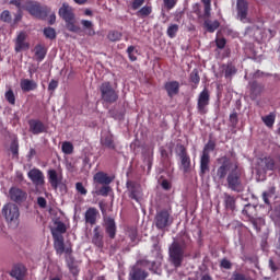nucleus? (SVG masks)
<instances>
[{
    "label": "nucleus",
    "instance_id": "f257e3e1",
    "mask_svg": "<svg viewBox=\"0 0 280 280\" xmlns=\"http://www.w3.org/2000/svg\"><path fill=\"white\" fill-rule=\"evenodd\" d=\"M221 166L217 171V176L219 178H226L228 187L232 191L241 194L244 191V184L242 183V170L236 161H231L229 158L223 156L219 160ZM228 174V177H226Z\"/></svg>",
    "mask_w": 280,
    "mask_h": 280
},
{
    "label": "nucleus",
    "instance_id": "f03ea898",
    "mask_svg": "<svg viewBox=\"0 0 280 280\" xmlns=\"http://www.w3.org/2000/svg\"><path fill=\"white\" fill-rule=\"evenodd\" d=\"M140 266H145L152 272H159V262L150 261V260H142L137 262L136 266L132 267L129 273V280H145L148 279V272L141 269Z\"/></svg>",
    "mask_w": 280,
    "mask_h": 280
},
{
    "label": "nucleus",
    "instance_id": "7ed1b4c3",
    "mask_svg": "<svg viewBox=\"0 0 280 280\" xmlns=\"http://www.w3.org/2000/svg\"><path fill=\"white\" fill-rule=\"evenodd\" d=\"M10 5H15L19 12L26 10L32 14V16H36V19H43V9L38 2L30 0H11Z\"/></svg>",
    "mask_w": 280,
    "mask_h": 280
},
{
    "label": "nucleus",
    "instance_id": "20e7f679",
    "mask_svg": "<svg viewBox=\"0 0 280 280\" xmlns=\"http://www.w3.org/2000/svg\"><path fill=\"white\" fill-rule=\"evenodd\" d=\"M27 177L35 185V194L45 191V174L38 168H32L27 173Z\"/></svg>",
    "mask_w": 280,
    "mask_h": 280
},
{
    "label": "nucleus",
    "instance_id": "39448f33",
    "mask_svg": "<svg viewBox=\"0 0 280 280\" xmlns=\"http://www.w3.org/2000/svg\"><path fill=\"white\" fill-rule=\"evenodd\" d=\"M184 248L185 246L178 243V241H174L170 246V257L175 268L180 267V264H183V257L185 255Z\"/></svg>",
    "mask_w": 280,
    "mask_h": 280
},
{
    "label": "nucleus",
    "instance_id": "423d86ee",
    "mask_svg": "<svg viewBox=\"0 0 280 280\" xmlns=\"http://www.w3.org/2000/svg\"><path fill=\"white\" fill-rule=\"evenodd\" d=\"M2 214L9 224H13V226H16L19 224V218L21 215V212L19 211V206L14 203H7L2 208Z\"/></svg>",
    "mask_w": 280,
    "mask_h": 280
},
{
    "label": "nucleus",
    "instance_id": "0eeeda50",
    "mask_svg": "<svg viewBox=\"0 0 280 280\" xmlns=\"http://www.w3.org/2000/svg\"><path fill=\"white\" fill-rule=\"evenodd\" d=\"M100 91L101 97L106 104H115V102L119 100V94L117 91H115V89H113V85L109 82H104L100 86Z\"/></svg>",
    "mask_w": 280,
    "mask_h": 280
},
{
    "label": "nucleus",
    "instance_id": "6e6552de",
    "mask_svg": "<svg viewBox=\"0 0 280 280\" xmlns=\"http://www.w3.org/2000/svg\"><path fill=\"white\" fill-rule=\"evenodd\" d=\"M126 185L129 198L141 205V201L143 200V187H141V184L128 180Z\"/></svg>",
    "mask_w": 280,
    "mask_h": 280
},
{
    "label": "nucleus",
    "instance_id": "1a4fd4ad",
    "mask_svg": "<svg viewBox=\"0 0 280 280\" xmlns=\"http://www.w3.org/2000/svg\"><path fill=\"white\" fill-rule=\"evenodd\" d=\"M174 222V219L172 218V214L167 210H161L156 212L155 214V226L160 231H163V229H167V226H172V223Z\"/></svg>",
    "mask_w": 280,
    "mask_h": 280
},
{
    "label": "nucleus",
    "instance_id": "9d476101",
    "mask_svg": "<svg viewBox=\"0 0 280 280\" xmlns=\"http://www.w3.org/2000/svg\"><path fill=\"white\" fill-rule=\"evenodd\" d=\"M255 170L257 174H266L268 171L275 170V160L270 156L259 158L256 161Z\"/></svg>",
    "mask_w": 280,
    "mask_h": 280
},
{
    "label": "nucleus",
    "instance_id": "9b49d317",
    "mask_svg": "<svg viewBox=\"0 0 280 280\" xmlns=\"http://www.w3.org/2000/svg\"><path fill=\"white\" fill-rule=\"evenodd\" d=\"M211 100V95L209 94V90L203 89L202 92H200L198 100H197V110L199 115H207L209 106V102Z\"/></svg>",
    "mask_w": 280,
    "mask_h": 280
},
{
    "label": "nucleus",
    "instance_id": "f8f14e48",
    "mask_svg": "<svg viewBox=\"0 0 280 280\" xmlns=\"http://www.w3.org/2000/svg\"><path fill=\"white\" fill-rule=\"evenodd\" d=\"M9 198L12 202L21 205V202H25L27 200V192L19 187H11L9 190Z\"/></svg>",
    "mask_w": 280,
    "mask_h": 280
},
{
    "label": "nucleus",
    "instance_id": "ddd939ff",
    "mask_svg": "<svg viewBox=\"0 0 280 280\" xmlns=\"http://www.w3.org/2000/svg\"><path fill=\"white\" fill-rule=\"evenodd\" d=\"M16 54L20 51H27L30 49V43L27 42V33L20 32L15 38V47Z\"/></svg>",
    "mask_w": 280,
    "mask_h": 280
},
{
    "label": "nucleus",
    "instance_id": "4468645a",
    "mask_svg": "<svg viewBox=\"0 0 280 280\" xmlns=\"http://www.w3.org/2000/svg\"><path fill=\"white\" fill-rule=\"evenodd\" d=\"M48 183L52 189H58V186L62 185V172L56 170H48L47 172Z\"/></svg>",
    "mask_w": 280,
    "mask_h": 280
},
{
    "label": "nucleus",
    "instance_id": "2eb2a0df",
    "mask_svg": "<svg viewBox=\"0 0 280 280\" xmlns=\"http://www.w3.org/2000/svg\"><path fill=\"white\" fill-rule=\"evenodd\" d=\"M54 238V248L57 255H71V247H65V237L63 236H52Z\"/></svg>",
    "mask_w": 280,
    "mask_h": 280
},
{
    "label": "nucleus",
    "instance_id": "dca6fc26",
    "mask_svg": "<svg viewBox=\"0 0 280 280\" xmlns=\"http://www.w3.org/2000/svg\"><path fill=\"white\" fill-rule=\"evenodd\" d=\"M237 16L242 23H248V2L246 0H237Z\"/></svg>",
    "mask_w": 280,
    "mask_h": 280
},
{
    "label": "nucleus",
    "instance_id": "f3484780",
    "mask_svg": "<svg viewBox=\"0 0 280 280\" xmlns=\"http://www.w3.org/2000/svg\"><path fill=\"white\" fill-rule=\"evenodd\" d=\"M178 156L180 159L182 168L187 174V172H189L191 167V159L189 158V155H187V150L185 149V147H180Z\"/></svg>",
    "mask_w": 280,
    "mask_h": 280
},
{
    "label": "nucleus",
    "instance_id": "a211bd4d",
    "mask_svg": "<svg viewBox=\"0 0 280 280\" xmlns=\"http://www.w3.org/2000/svg\"><path fill=\"white\" fill-rule=\"evenodd\" d=\"M59 16H61V19H63V21L66 22L75 20L73 9L67 3H63L62 7L59 9Z\"/></svg>",
    "mask_w": 280,
    "mask_h": 280
},
{
    "label": "nucleus",
    "instance_id": "6ab92c4d",
    "mask_svg": "<svg viewBox=\"0 0 280 280\" xmlns=\"http://www.w3.org/2000/svg\"><path fill=\"white\" fill-rule=\"evenodd\" d=\"M30 131L33 135H42V132H45L47 128L45 127V124L40 120L32 119L28 121Z\"/></svg>",
    "mask_w": 280,
    "mask_h": 280
},
{
    "label": "nucleus",
    "instance_id": "aec40b11",
    "mask_svg": "<svg viewBox=\"0 0 280 280\" xmlns=\"http://www.w3.org/2000/svg\"><path fill=\"white\" fill-rule=\"evenodd\" d=\"M101 143L109 150H115V141L113 140V135L108 131H102Z\"/></svg>",
    "mask_w": 280,
    "mask_h": 280
},
{
    "label": "nucleus",
    "instance_id": "412c9836",
    "mask_svg": "<svg viewBox=\"0 0 280 280\" xmlns=\"http://www.w3.org/2000/svg\"><path fill=\"white\" fill-rule=\"evenodd\" d=\"M164 89L167 92L168 97H174V95H178L180 83H178V81H168L165 83Z\"/></svg>",
    "mask_w": 280,
    "mask_h": 280
},
{
    "label": "nucleus",
    "instance_id": "4be33fe9",
    "mask_svg": "<svg viewBox=\"0 0 280 280\" xmlns=\"http://www.w3.org/2000/svg\"><path fill=\"white\" fill-rule=\"evenodd\" d=\"M20 88L24 93H30V91H36V89H38V84L34 80L22 79Z\"/></svg>",
    "mask_w": 280,
    "mask_h": 280
},
{
    "label": "nucleus",
    "instance_id": "5701e85b",
    "mask_svg": "<svg viewBox=\"0 0 280 280\" xmlns=\"http://www.w3.org/2000/svg\"><path fill=\"white\" fill-rule=\"evenodd\" d=\"M25 272H27V270L25 269V266L18 265L12 268L10 275L11 277H13V279L23 280L25 279Z\"/></svg>",
    "mask_w": 280,
    "mask_h": 280
},
{
    "label": "nucleus",
    "instance_id": "b1692460",
    "mask_svg": "<svg viewBox=\"0 0 280 280\" xmlns=\"http://www.w3.org/2000/svg\"><path fill=\"white\" fill-rule=\"evenodd\" d=\"M211 156L208 153H202L200 158V175L205 176L206 172H209V163Z\"/></svg>",
    "mask_w": 280,
    "mask_h": 280
},
{
    "label": "nucleus",
    "instance_id": "393cba45",
    "mask_svg": "<svg viewBox=\"0 0 280 280\" xmlns=\"http://www.w3.org/2000/svg\"><path fill=\"white\" fill-rule=\"evenodd\" d=\"M94 182L98 183V185H110L113 183V178L104 172H98L94 175Z\"/></svg>",
    "mask_w": 280,
    "mask_h": 280
},
{
    "label": "nucleus",
    "instance_id": "a878e982",
    "mask_svg": "<svg viewBox=\"0 0 280 280\" xmlns=\"http://www.w3.org/2000/svg\"><path fill=\"white\" fill-rule=\"evenodd\" d=\"M56 228L51 229L52 237H62V233H67V225L62 221H55Z\"/></svg>",
    "mask_w": 280,
    "mask_h": 280
},
{
    "label": "nucleus",
    "instance_id": "bb28decb",
    "mask_svg": "<svg viewBox=\"0 0 280 280\" xmlns=\"http://www.w3.org/2000/svg\"><path fill=\"white\" fill-rule=\"evenodd\" d=\"M98 211L95 208H89L85 211V222L86 224H95V222H97V215H98Z\"/></svg>",
    "mask_w": 280,
    "mask_h": 280
},
{
    "label": "nucleus",
    "instance_id": "cd10ccee",
    "mask_svg": "<svg viewBox=\"0 0 280 280\" xmlns=\"http://www.w3.org/2000/svg\"><path fill=\"white\" fill-rule=\"evenodd\" d=\"M34 51L35 60H37V62H43V60H45V57L47 56V49H45V46L36 45Z\"/></svg>",
    "mask_w": 280,
    "mask_h": 280
},
{
    "label": "nucleus",
    "instance_id": "c85d7f7f",
    "mask_svg": "<svg viewBox=\"0 0 280 280\" xmlns=\"http://www.w3.org/2000/svg\"><path fill=\"white\" fill-rule=\"evenodd\" d=\"M105 224H106V233L109 235L112 240L115 238V235L117 233V226L115 225V220L107 219Z\"/></svg>",
    "mask_w": 280,
    "mask_h": 280
},
{
    "label": "nucleus",
    "instance_id": "c756f323",
    "mask_svg": "<svg viewBox=\"0 0 280 280\" xmlns=\"http://www.w3.org/2000/svg\"><path fill=\"white\" fill-rule=\"evenodd\" d=\"M205 27L208 32L213 33L215 30H218L220 27V22L206 20Z\"/></svg>",
    "mask_w": 280,
    "mask_h": 280
},
{
    "label": "nucleus",
    "instance_id": "7c9ffc66",
    "mask_svg": "<svg viewBox=\"0 0 280 280\" xmlns=\"http://www.w3.org/2000/svg\"><path fill=\"white\" fill-rule=\"evenodd\" d=\"M224 203L226 209H230L231 211L235 210V197L225 194Z\"/></svg>",
    "mask_w": 280,
    "mask_h": 280
},
{
    "label": "nucleus",
    "instance_id": "2f4dec72",
    "mask_svg": "<svg viewBox=\"0 0 280 280\" xmlns=\"http://www.w3.org/2000/svg\"><path fill=\"white\" fill-rule=\"evenodd\" d=\"M81 25H83L84 30H88L89 36H95V30H93V22L89 20H82Z\"/></svg>",
    "mask_w": 280,
    "mask_h": 280
},
{
    "label": "nucleus",
    "instance_id": "473e14b6",
    "mask_svg": "<svg viewBox=\"0 0 280 280\" xmlns=\"http://www.w3.org/2000/svg\"><path fill=\"white\" fill-rule=\"evenodd\" d=\"M0 20L3 23H8V25H12V13H10L9 10L2 11V13L0 14Z\"/></svg>",
    "mask_w": 280,
    "mask_h": 280
},
{
    "label": "nucleus",
    "instance_id": "72a5a7b5",
    "mask_svg": "<svg viewBox=\"0 0 280 280\" xmlns=\"http://www.w3.org/2000/svg\"><path fill=\"white\" fill-rule=\"evenodd\" d=\"M261 120L264 121L265 126H267V128H272L275 126V114L271 113L267 116H264Z\"/></svg>",
    "mask_w": 280,
    "mask_h": 280
},
{
    "label": "nucleus",
    "instance_id": "f704fd0d",
    "mask_svg": "<svg viewBox=\"0 0 280 280\" xmlns=\"http://www.w3.org/2000/svg\"><path fill=\"white\" fill-rule=\"evenodd\" d=\"M166 34L168 38H176V34H178V25L177 24H171L167 27Z\"/></svg>",
    "mask_w": 280,
    "mask_h": 280
},
{
    "label": "nucleus",
    "instance_id": "c9c22d12",
    "mask_svg": "<svg viewBox=\"0 0 280 280\" xmlns=\"http://www.w3.org/2000/svg\"><path fill=\"white\" fill-rule=\"evenodd\" d=\"M107 38L112 43H117V40H121V33L119 31H110L107 35Z\"/></svg>",
    "mask_w": 280,
    "mask_h": 280
},
{
    "label": "nucleus",
    "instance_id": "e433bc0d",
    "mask_svg": "<svg viewBox=\"0 0 280 280\" xmlns=\"http://www.w3.org/2000/svg\"><path fill=\"white\" fill-rule=\"evenodd\" d=\"M92 242H93V244H95V246H97L98 248H102V246H103L102 235L100 234L97 229L94 230V236L92 238Z\"/></svg>",
    "mask_w": 280,
    "mask_h": 280
},
{
    "label": "nucleus",
    "instance_id": "4c0bfd02",
    "mask_svg": "<svg viewBox=\"0 0 280 280\" xmlns=\"http://www.w3.org/2000/svg\"><path fill=\"white\" fill-rule=\"evenodd\" d=\"M152 14V7L144 5L138 11V16H150Z\"/></svg>",
    "mask_w": 280,
    "mask_h": 280
},
{
    "label": "nucleus",
    "instance_id": "58836bf2",
    "mask_svg": "<svg viewBox=\"0 0 280 280\" xmlns=\"http://www.w3.org/2000/svg\"><path fill=\"white\" fill-rule=\"evenodd\" d=\"M63 154H73V144L71 142H63L61 145Z\"/></svg>",
    "mask_w": 280,
    "mask_h": 280
},
{
    "label": "nucleus",
    "instance_id": "ea45409f",
    "mask_svg": "<svg viewBox=\"0 0 280 280\" xmlns=\"http://www.w3.org/2000/svg\"><path fill=\"white\" fill-rule=\"evenodd\" d=\"M127 54L131 62H135L137 60V48L135 46H129L127 48Z\"/></svg>",
    "mask_w": 280,
    "mask_h": 280
},
{
    "label": "nucleus",
    "instance_id": "a19ab883",
    "mask_svg": "<svg viewBox=\"0 0 280 280\" xmlns=\"http://www.w3.org/2000/svg\"><path fill=\"white\" fill-rule=\"evenodd\" d=\"M44 35L46 36V38L54 40V38H56V30H54L52 27H46L44 28Z\"/></svg>",
    "mask_w": 280,
    "mask_h": 280
},
{
    "label": "nucleus",
    "instance_id": "79ce46f5",
    "mask_svg": "<svg viewBox=\"0 0 280 280\" xmlns=\"http://www.w3.org/2000/svg\"><path fill=\"white\" fill-rule=\"evenodd\" d=\"M215 150V142L208 141V143L205 145L202 154H209L210 152H213Z\"/></svg>",
    "mask_w": 280,
    "mask_h": 280
},
{
    "label": "nucleus",
    "instance_id": "37998d69",
    "mask_svg": "<svg viewBox=\"0 0 280 280\" xmlns=\"http://www.w3.org/2000/svg\"><path fill=\"white\" fill-rule=\"evenodd\" d=\"M4 97L9 102V104L14 105L16 102V97L14 96V92L12 90L7 91Z\"/></svg>",
    "mask_w": 280,
    "mask_h": 280
},
{
    "label": "nucleus",
    "instance_id": "c03bdc74",
    "mask_svg": "<svg viewBox=\"0 0 280 280\" xmlns=\"http://www.w3.org/2000/svg\"><path fill=\"white\" fill-rule=\"evenodd\" d=\"M237 73V69H235V66L228 65L225 68V78H231L232 75H235Z\"/></svg>",
    "mask_w": 280,
    "mask_h": 280
},
{
    "label": "nucleus",
    "instance_id": "a18cd8bd",
    "mask_svg": "<svg viewBox=\"0 0 280 280\" xmlns=\"http://www.w3.org/2000/svg\"><path fill=\"white\" fill-rule=\"evenodd\" d=\"M166 10H174L176 8V0H163Z\"/></svg>",
    "mask_w": 280,
    "mask_h": 280
},
{
    "label": "nucleus",
    "instance_id": "49530a36",
    "mask_svg": "<svg viewBox=\"0 0 280 280\" xmlns=\"http://www.w3.org/2000/svg\"><path fill=\"white\" fill-rule=\"evenodd\" d=\"M190 80L194 84H199L200 83V75H198V71L197 70H194L191 73H190Z\"/></svg>",
    "mask_w": 280,
    "mask_h": 280
},
{
    "label": "nucleus",
    "instance_id": "de8ad7c7",
    "mask_svg": "<svg viewBox=\"0 0 280 280\" xmlns=\"http://www.w3.org/2000/svg\"><path fill=\"white\" fill-rule=\"evenodd\" d=\"M75 189H77V191L79 192V194H81V196H86V188H84V185L82 184V183H80V182H78L77 184H75Z\"/></svg>",
    "mask_w": 280,
    "mask_h": 280
},
{
    "label": "nucleus",
    "instance_id": "09e8293b",
    "mask_svg": "<svg viewBox=\"0 0 280 280\" xmlns=\"http://www.w3.org/2000/svg\"><path fill=\"white\" fill-rule=\"evenodd\" d=\"M218 49H224L226 47V39L224 37H218L215 39Z\"/></svg>",
    "mask_w": 280,
    "mask_h": 280
},
{
    "label": "nucleus",
    "instance_id": "8fccbe9b",
    "mask_svg": "<svg viewBox=\"0 0 280 280\" xmlns=\"http://www.w3.org/2000/svg\"><path fill=\"white\" fill-rule=\"evenodd\" d=\"M231 280H248V278H246V276L243 275V273H240V272H237V271H234V272L232 273Z\"/></svg>",
    "mask_w": 280,
    "mask_h": 280
},
{
    "label": "nucleus",
    "instance_id": "3c124183",
    "mask_svg": "<svg viewBox=\"0 0 280 280\" xmlns=\"http://www.w3.org/2000/svg\"><path fill=\"white\" fill-rule=\"evenodd\" d=\"M108 191H110V187L109 186H103L102 188H100L96 194L97 196H108Z\"/></svg>",
    "mask_w": 280,
    "mask_h": 280
},
{
    "label": "nucleus",
    "instance_id": "603ef678",
    "mask_svg": "<svg viewBox=\"0 0 280 280\" xmlns=\"http://www.w3.org/2000/svg\"><path fill=\"white\" fill-rule=\"evenodd\" d=\"M75 20L66 22L67 28L69 30V32H78V26H75Z\"/></svg>",
    "mask_w": 280,
    "mask_h": 280
},
{
    "label": "nucleus",
    "instance_id": "864d4df0",
    "mask_svg": "<svg viewBox=\"0 0 280 280\" xmlns=\"http://www.w3.org/2000/svg\"><path fill=\"white\" fill-rule=\"evenodd\" d=\"M203 8H205L203 16L205 19H209V16H211V3L203 4Z\"/></svg>",
    "mask_w": 280,
    "mask_h": 280
},
{
    "label": "nucleus",
    "instance_id": "5fc2aeb1",
    "mask_svg": "<svg viewBox=\"0 0 280 280\" xmlns=\"http://www.w3.org/2000/svg\"><path fill=\"white\" fill-rule=\"evenodd\" d=\"M230 124H231V126H233V128H235V126H237V113H232L230 115Z\"/></svg>",
    "mask_w": 280,
    "mask_h": 280
},
{
    "label": "nucleus",
    "instance_id": "6e6d98bb",
    "mask_svg": "<svg viewBox=\"0 0 280 280\" xmlns=\"http://www.w3.org/2000/svg\"><path fill=\"white\" fill-rule=\"evenodd\" d=\"M233 265L229 261V259L221 260V268H225V270H231Z\"/></svg>",
    "mask_w": 280,
    "mask_h": 280
},
{
    "label": "nucleus",
    "instance_id": "4d7b16f0",
    "mask_svg": "<svg viewBox=\"0 0 280 280\" xmlns=\"http://www.w3.org/2000/svg\"><path fill=\"white\" fill-rule=\"evenodd\" d=\"M143 3H145V0H133L132 10H139Z\"/></svg>",
    "mask_w": 280,
    "mask_h": 280
},
{
    "label": "nucleus",
    "instance_id": "13d9d810",
    "mask_svg": "<svg viewBox=\"0 0 280 280\" xmlns=\"http://www.w3.org/2000/svg\"><path fill=\"white\" fill-rule=\"evenodd\" d=\"M37 205L38 207H40V209H45L47 207V199H45L44 197H38Z\"/></svg>",
    "mask_w": 280,
    "mask_h": 280
},
{
    "label": "nucleus",
    "instance_id": "bf43d9fd",
    "mask_svg": "<svg viewBox=\"0 0 280 280\" xmlns=\"http://www.w3.org/2000/svg\"><path fill=\"white\" fill-rule=\"evenodd\" d=\"M11 152H12V154H14V156H16V154H19V142L13 141L11 143Z\"/></svg>",
    "mask_w": 280,
    "mask_h": 280
},
{
    "label": "nucleus",
    "instance_id": "052dcab7",
    "mask_svg": "<svg viewBox=\"0 0 280 280\" xmlns=\"http://www.w3.org/2000/svg\"><path fill=\"white\" fill-rule=\"evenodd\" d=\"M21 19H23V15H21V13L15 14L14 19L12 20L11 27H14V25H16L19 21H21Z\"/></svg>",
    "mask_w": 280,
    "mask_h": 280
},
{
    "label": "nucleus",
    "instance_id": "680f3d73",
    "mask_svg": "<svg viewBox=\"0 0 280 280\" xmlns=\"http://www.w3.org/2000/svg\"><path fill=\"white\" fill-rule=\"evenodd\" d=\"M55 89H58V81L51 80L48 84V91H54Z\"/></svg>",
    "mask_w": 280,
    "mask_h": 280
},
{
    "label": "nucleus",
    "instance_id": "e2e57ef3",
    "mask_svg": "<svg viewBox=\"0 0 280 280\" xmlns=\"http://www.w3.org/2000/svg\"><path fill=\"white\" fill-rule=\"evenodd\" d=\"M162 187L163 189L167 190L172 188V184L167 182V179L162 180Z\"/></svg>",
    "mask_w": 280,
    "mask_h": 280
},
{
    "label": "nucleus",
    "instance_id": "0e129e2a",
    "mask_svg": "<svg viewBox=\"0 0 280 280\" xmlns=\"http://www.w3.org/2000/svg\"><path fill=\"white\" fill-rule=\"evenodd\" d=\"M48 23L54 25L56 23V13L49 15Z\"/></svg>",
    "mask_w": 280,
    "mask_h": 280
},
{
    "label": "nucleus",
    "instance_id": "69168bd1",
    "mask_svg": "<svg viewBox=\"0 0 280 280\" xmlns=\"http://www.w3.org/2000/svg\"><path fill=\"white\" fill-rule=\"evenodd\" d=\"M268 196H270L268 192L262 194V200L266 202V205H270V201L268 200Z\"/></svg>",
    "mask_w": 280,
    "mask_h": 280
},
{
    "label": "nucleus",
    "instance_id": "338daca9",
    "mask_svg": "<svg viewBox=\"0 0 280 280\" xmlns=\"http://www.w3.org/2000/svg\"><path fill=\"white\" fill-rule=\"evenodd\" d=\"M269 268L272 270V272L277 271V267L275 266V261H272V259L269 260Z\"/></svg>",
    "mask_w": 280,
    "mask_h": 280
},
{
    "label": "nucleus",
    "instance_id": "774afa93",
    "mask_svg": "<svg viewBox=\"0 0 280 280\" xmlns=\"http://www.w3.org/2000/svg\"><path fill=\"white\" fill-rule=\"evenodd\" d=\"M201 280H213V279H211L209 276H203L202 278H201Z\"/></svg>",
    "mask_w": 280,
    "mask_h": 280
}]
</instances>
